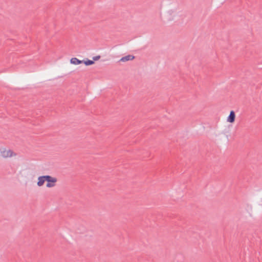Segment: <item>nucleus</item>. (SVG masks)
<instances>
[{"label":"nucleus","mask_w":262,"mask_h":262,"mask_svg":"<svg viewBox=\"0 0 262 262\" xmlns=\"http://www.w3.org/2000/svg\"><path fill=\"white\" fill-rule=\"evenodd\" d=\"M16 154L11 149L7 148H0V157L7 159L15 156Z\"/></svg>","instance_id":"f257e3e1"},{"label":"nucleus","mask_w":262,"mask_h":262,"mask_svg":"<svg viewBox=\"0 0 262 262\" xmlns=\"http://www.w3.org/2000/svg\"><path fill=\"white\" fill-rule=\"evenodd\" d=\"M57 181V179L55 177H51L49 175H47V184L46 187L47 188H52L56 185V183Z\"/></svg>","instance_id":"f03ea898"},{"label":"nucleus","mask_w":262,"mask_h":262,"mask_svg":"<svg viewBox=\"0 0 262 262\" xmlns=\"http://www.w3.org/2000/svg\"><path fill=\"white\" fill-rule=\"evenodd\" d=\"M235 113L233 111H231L229 116L227 117L226 121L227 122L233 124L235 120Z\"/></svg>","instance_id":"7ed1b4c3"},{"label":"nucleus","mask_w":262,"mask_h":262,"mask_svg":"<svg viewBox=\"0 0 262 262\" xmlns=\"http://www.w3.org/2000/svg\"><path fill=\"white\" fill-rule=\"evenodd\" d=\"M100 58V56H96L93 57V60L85 59L82 60V63H84L86 66H89L94 64V61H97Z\"/></svg>","instance_id":"20e7f679"},{"label":"nucleus","mask_w":262,"mask_h":262,"mask_svg":"<svg viewBox=\"0 0 262 262\" xmlns=\"http://www.w3.org/2000/svg\"><path fill=\"white\" fill-rule=\"evenodd\" d=\"M47 176H39L37 178V185L38 187H41L46 182Z\"/></svg>","instance_id":"39448f33"},{"label":"nucleus","mask_w":262,"mask_h":262,"mask_svg":"<svg viewBox=\"0 0 262 262\" xmlns=\"http://www.w3.org/2000/svg\"><path fill=\"white\" fill-rule=\"evenodd\" d=\"M135 58V57L133 55H128L124 57H122L120 59V61L121 62H126L129 60H132Z\"/></svg>","instance_id":"423d86ee"},{"label":"nucleus","mask_w":262,"mask_h":262,"mask_svg":"<svg viewBox=\"0 0 262 262\" xmlns=\"http://www.w3.org/2000/svg\"><path fill=\"white\" fill-rule=\"evenodd\" d=\"M82 62H83L82 60H80L76 57L72 58L70 59V63L71 64H74V65L80 64L81 63H82Z\"/></svg>","instance_id":"0eeeda50"}]
</instances>
